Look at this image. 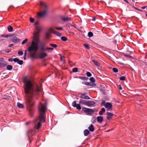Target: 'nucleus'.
<instances>
[{
  "label": "nucleus",
  "instance_id": "1",
  "mask_svg": "<svg viewBox=\"0 0 147 147\" xmlns=\"http://www.w3.org/2000/svg\"><path fill=\"white\" fill-rule=\"evenodd\" d=\"M42 30L41 26H35V30L32 37V40L27 50L30 53H33L30 55L31 57H33L36 54L35 53L38 49H40V52L38 54V57L40 59H43L47 56V54L45 52V51L48 50H53L52 48L45 47L43 42H40V33Z\"/></svg>",
  "mask_w": 147,
  "mask_h": 147
},
{
  "label": "nucleus",
  "instance_id": "2",
  "mask_svg": "<svg viewBox=\"0 0 147 147\" xmlns=\"http://www.w3.org/2000/svg\"><path fill=\"white\" fill-rule=\"evenodd\" d=\"M23 82L26 94L25 104L30 115L32 116L33 112L32 107L34 104L32 97L37 95L38 92L41 90V88L37 86L36 89L33 88L31 81L27 79L25 77L24 78Z\"/></svg>",
  "mask_w": 147,
  "mask_h": 147
},
{
  "label": "nucleus",
  "instance_id": "3",
  "mask_svg": "<svg viewBox=\"0 0 147 147\" xmlns=\"http://www.w3.org/2000/svg\"><path fill=\"white\" fill-rule=\"evenodd\" d=\"M39 114L38 116L39 121L37 125H35V128L38 129L41 126V123L45 122V112L47 109L46 105L40 104L38 106Z\"/></svg>",
  "mask_w": 147,
  "mask_h": 147
},
{
  "label": "nucleus",
  "instance_id": "4",
  "mask_svg": "<svg viewBox=\"0 0 147 147\" xmlns=\"http://www.w3.org/2000/svg\"><path fill=\"white\" fill-rule=\"evenodd\" d=\"M40 5L43 8V10L38 14V15L40 17L44 16L46 14L47 10V6L46 3L42 2H40Z\"/></svg>",
  "mask_w": 147,
  "mask_h": 147
},
{
  "label": "nucleus",
  "instance_id": "5",
  "mask_svg": "<svg viewBox=\"0 0 147 147\" xmlns=\"http://www.w3.org/2000/svg\"><path fill=\"white\" fill-rule=\"evenodd\" d=\"M9 39L13 42L17 43L20 41V40L13 35H11Z\"/></svg>",
  "mask_w": 147,
  "mask_h": 147
},
{
  "label": "nucleus",
  "instance_id": "6",
  "mask_svg": "<svg viewBox=\"0 0 147 147\" xmlns=\"http://www.w3.org/2000/svg\"><path fill=\"white\" fill-rule=\"evenodd\" d=\"M82 110L84 112L89 114H91L94 112V111L92 109L83 107Z\"/></svg>",
  "mask_w": 147,
  "mask_h": 147
},
{
  "label": "nucleus",
  "instance_id": "7",
  "mask_svg": "<svg viewBox=\"0 0 147 147\" xmlns=\"http://www.w3.org/2000/svg\"><path fill=\"white\" fill-rule=\"evenodd\" d=\"M86 93H82L80 94V97L83 99H90V97L86 95Z\"/></svg>",
  "mask_w": 147,
  "mask_h": 147
},
{
  "label": "nucleus",
  "instance_id": "8",
  "mask_svg": "<svg viewBox=\"0 0 147 147\" xmlns=\"http://www.w3.org/2000/svg\"><path fill=\"white\" fill-rule=\"evenodd\" d=\"M13 60L14 62H17L19 65H22L23 64V62L22 60H20L17 58L13 59Z\"/></svg>",
  "mask_w": 147,
  "mask_h": 147
},
{
  "label": "nucleus",
  "instance_id": "9",
  "mask_svg": "<svg viewBox=\"0 0 147 147\" xmlns=\"http://www.w3.org/2000/svg\"><path fill=\"white\" fill-rule=\"evenodd\" d=\"M95 102L93 101L88 100L87 101L86 105L89 107L93 106L95 105Z\"/></svg>",
  "mask_w": 147,
  "mask_h": 147
},
{
  "label": "nucleus",
  "instance_id": "10",
  "mask_svg": "<svg viewBox=\"0 0 147 147\" xmlns=\"http://www.w3.org/2000/svg\"><path fill=\"white\" fill-rule=\"evenodd\" d=\"M7 63L4 61V60H2L1 61H0V67H5L7 65Z\"/></svg>",
  "mask_w": 147,
  "mask_h": 147
},
{
  "label": "nucleus",
  "instance_id": "11",
  "mask_svg": "<svg viewBox=\"0 0 147 147\" xmlns=\"http://www.w3.org/2000/svg\"><path fill=\"white\" fill-rule=\"evenodd\" d=\"M51 32L53 34L56 35V36H61L62 35L61 33L57 32V31L55 30H51Z\"/></svg>",
  "mask_w": 147,
  "mask_h": 147
},
{
  "label": "nucleus",
  "instance_id": "12",
  "mask_svg": "<svg viewBox=\"0 0 147 147\" xmlns=\"http://www.w3.org/2000/svg\"><path fill=\"white\" fill-rule=\"evenodd\" d=\"M107 118L108 119H110L112 118V117L114 115L113 114L109 113V112H107Z\"/></svg>",
  "mask_w": 147,
  "mask_h": 147
},
{
  "label": "nucleus",
  "instance_id": "13",
  "mask_svg": "<svg viewBox=\"0 0 147 147\" xmlns=\"http://www.w3.org/2000/svg\"><path fill=\"white\" fill-rule=\"evenodd\" d=\"M92 61L93 62L94 64L96 66L99 67L100 65V63L98 61L96 60L95 59L92 60Z\"/></svg>",
  "mask_w": 147,
  "mask_h": 147
},
{
  "label": "nucleus",
  "instance_id": "14",
  "mask_svg": "<svg viewBox=\"0 0 147 147\" xmlns=\"http://www.w3.org/2000/svg\"><path fill=\"white\" fill-rule=\"evenodd\" d=\"M105 107L106 108H108L109 109H110L112 108V105L110 103L107 102L106 103V105Z\"/></svg>",
  "mask_w": 147,
  "mask_h": 147
},
{
  "label": "nucleus",
  "instance_id": "15",
  "mask_svg": "<svg viewBox=\"0 0 147 147\" xmlns=\"http://www.w3.org/2000/svg\"><path fill=\"white\" fill-rule=\"evenodd\" d=\"M87 101L83 100L82 99H80L79 102L80 104H82L83 105H86L87 104Z\"/></svg>",
  "mask_w": 147,
  "mask_h": 147
},
{
  "label": "nucleus",
  "instance_id": "16",
  "mask_svg": "<svg viewBox=\"0 0 147 147\" xmlns=\"http://www.w3.org/2000/svg\"><path fill=\"white\" fill-rule=\"evenodd\" d=\"M61 20L63 21H70V18L67 17H65L64 16L62 17H61Z\"/></svg>",
  "mask_w": 147,
  "mask_h": 147
},
{
  "label": "nucleus",
  "instance_id": "17",
  "mask_svg": "<svg viewBox=\"0 0 147 147\" xmlns=\"http://www.w3.org/2000/svg\"><path fill=\"white\" fill-rule=\"evenodd\" d=\"M103 117L102 116H98L97 117V121L99 123L102 122L103 121Z\"/></svg>",
  "mask_w": 147,
  "mask_h": 147
},
{
  "label": "nucleus",
  "instance_id": "18",
  "mask_svg": "<svg viewBox=\"0 0 147 147\" xmlns=\"http://www.w3.org/2000/svg\"><path fill=\"white\" fill-rule=\"evenodd\" d=\"M88 129L90 131L92 132L94 131V126L92 124L88 127Z\"/></svg>",
  "mask_w": 147,
  "mask_h": 147
},
{
  "label": "nucleus",
  "instance_id": "19",
  "mask_svg": "<svg viewBox=\"0 0 147 147\" xmlns=\"http://www.w3.org/2000/svg\"><path fill=\"white\" fill-rule=\"evenodd\" d=\"M17 106L18 108H20L22 109L24 108L23 105L19 102H18L17 103Z\"/></svg>",
  "mask_w": 147,
  "mask_h": 147
},
{
  "label": "nucleus",
  "instance_id": "20",
  "mask_svg": "<svg viewBox=\"0 0 147 147\" xmlns=\"http://www.w3.org/2000/svg\"><path fill=\"white\" fill-rule=\"evenodd\" d=\"M105 111V108H102L101 109V110L99 112V115H103V113H104Z\"/></svg>",
  "mask_w": 147,
  "mask_h": 147
},
{
  "label": "nucleus",
  "instance_id": "21",
  "mask_svg": "<svg viewBox=\"0 0 147 147\" xmlns=\"http://www.w3.org/2000/svg\"><path fill=\"white\" fill-rule=\"evenodd\" d=\"M90 133V132L87 129H86L84 131V134L85 136H87Z\"/></svg>",
  "mask_w": 147,
  "mask_h": 147
},
{
  "label": "nucleus",
  "instance_id": "22",
  "mask_svg": "<svg viewBox=\"0 0 147 147\" xmlns=\"http://www.w3.org/2000/svg\"><path fill=\"white\" fill-rule=\"evenodd\" d=\"M87 85L89 86H96V85L95 83L90 82H87Z\"/></svg>",
  "mask_w": 147,
  "mask_h": 147
},
{
  "label": "nucleus",
  "instance_id": "23",
  "mask_svg": "<svg viewBox=\"0 0 147 147\" xmlns=\"http://www.w3.org/2000/svg\"><path fill=\"white\" fill-rule=\"evenodd\" d=\"M7 29L9 32H11L13 30V28L11 26L9 25Z\"/></svg>",
  "mask_w": 147,
  "mask_h": 147
},
{
  "label": "nucleus",
  "instance_id": "24",
  "mask_svg": "<svg viewBox=\"0 0 147 147\" xmlns=\"http://www.w3.org/2000/svg\"><path fill=\"white\" fill-rule=\"evenodd\" d=\"M79 78L81 80H87L88 79V78L83 76H79Z\"/></svg>",
  "mask_w": 147,
  "mask_h": 147
},
{
  "label": "nucleus",
  "instance_id": "25",
  "mask_svg": "<svg viewBox=\"0 0 147 147\" xmlns=\"http://www.w3.org/2000/svg\"><path fill=\"white\" fill-rule=\"evenodd\" d=\"M12 69V66L10 65H9L7 67V69L8 70H11Z\"/></svg>",
  "mask_w": 147,
  "mask_h": 147
},
{
  "label": "nucleus",
  "instance_id": "26",
  "mask_svg": "<svg viewBox=\"0 0 147 147\" xmlns=\"http://www.w3.org/2000/svg\"><path fill=\"white\" fill-rule=\"evenodd\" d=\"M61 39L62 40L65 41L67 40V39L66 37L64 36H62L61 37Z\"/></svg>",
  "mask_w": 147,
  "mask_h": 147
},
{
  "label": "nucleus",
  "instance_id": "27",
  "mask_svg": "<svg viewBox=\"0 0 147 147\" xmlns=\"http://www.w3.org/2000/svg\"><path fill=\"white\" fill-rule=\"evenodd\" d=\"M11 35H5V34H3L1 35V36L5 38H7L8 37H9Z\"/></svg>",
  "mask_w": 147,
  "mask_h": 147
},
{
  "label": "nucleus",
  "instance_id": "28",
  "mask_svg": "<svg viewBox=\"0 0 147 147\" xmlns=\"http://www.w3.org/2000/svg\"><path fill=\"white\" fill-rule=\"evenodd\" d=\"M90 80L92 83H94L95 82V80L94 78L93 77L90 78Z\"/></svg>",
  "mask_w": 147,
  "mask_h": 147
},
{
  "label": "nucleus",
  "instance_id": "29",
  "mask_svg": "<svg viewBox=\"0 0 147 147\" xmlns=\"http://www.w3.org/2000/svg\"><path fill=\"white\" fill-rule=\"evenodd\" d=\"M77 105L76 101H74L72 103V106L74 107H76Z\"/></svg>",
  "mask_w": 147,
  "mask_h": 147
},
{
  "label": "nucleus",
  "instance_id": "30",
  "mask_svg": "<svg viewBox=\"0 0 147 147\" xmlns=\"http://www.w3.org/2000/svg\"><path fill=\"white\" fill-rule=\"evenodd\" d=\"M76 108L78 110H80L81 109V108L80 107V104H77L76 106Z\"/></svg>",
  "mask_w": 147,
  "mask_h": 147
},
{
  "label": "nucleus",
  "instance_id": "31",
  "mask_svg": "<svg viewBox=\"0 0 147 147\" xmlns=\"http://www.w3.org/2000/svg\"><path fill=\"white\" fill-rule=\"evenodd\" d=\"M88 35L89 37H91L93 36V34L92 32H89L88 33Z\"/></svg>",
  "mask_w": 147,
  "mask_h": 147
},
{
  "label": "nucleus",
  "instance_id": "32",
  "mask_svg": "<svg viewBox=\"0 0 147 147\" xmlns=\"http://www.w3.org/2000/svg\"><path fill=\"white\" fill-rule=\"evenodd\" d=\"M11 97L9 96H5L4 97H3L2 99H3L6 100L7 99H9Z\"/></svg>",
  "mask_w": 147,
  "mask_h": 147
},
{
  "label": "nucleus",
  "instance_id": "33",
  "mask_svg": "<svg viewBox=\"0 0 147 147\" xmlns=\"http://www.w3.org/2000/svg\"><path fill=\"white\" fill-rule=\"evenodd\" d=\"M72 71L73 72H76L78 71V69L77 68H74L73 69Z\"/></svg>",
  "mask_w": 147,
  "mask_h": 147
},
{
  "label": "nucleus",
  "instance_id": "34",
  "mask_svg": "<svg viewBox=\"0 0 147 147\" xmlns=\"http://www.w3.org/2000/svg\"><path fill=\"white\" fill-rule=\"evenodd\" d=\"M28 39L27 38L25 39L24 40L22 43V45H24L25 43H26L28 41Z\"/></svg>",
  "mask_w": 147,
  "mask_h": 147
},
{
  "label": "nucleus",
  "instance_id": "35",
  "mask_svg": "<svg viewBox=\"0 0 147 147\" xmlns=\"http://www.w3.org/2000/svg\"><path fill=\"white\" fill-rule=\"evenodd\" d=\"M50 45L53 47L55 48L57 47V45L56 44H50Z\"/></svg>",
  "mask_w": 147,
  "mask_h": 147
},
{
  "label": "nucleus",
  "instance_id": "36",
  "mask_svg": "<svg viewBox=\"0 0 147 147\" xmlns=\"http://www.w3.org/2000/svg\"><path fill=\"white\" fill-rule=\"evenodd\" d=\"M126 77L124 76H122L120 78V80H125Z\"/></svg>",
  "mask_w": 147,
  "mask_h": 147
},
{
  "label": "nucleus",
  "instance_id": "37",
  "mask_svg": "<svg viewBox=\"0 0 147 147\" xmlns=\"http://www.w3.org/2000/svg\"><path fill=\"white\" fill-rule=\"evenodd\" d=\"M113 70L115 73L117 72L118 71V69H117L114 67L113 68Z\"/></svg>",
  "mask_w": 147,
  "mask_h": 147
},
{
  "label": "nucleus",
  "instance_id": "38",
  "mask_svg": "<svg viewBox=\"0 0 147 147\" xmlns=\"http://www.w3.org/2000/svg\"><path fill=\"white\" fill-rule=\"evenodd\" d=\"M66 26H67L68 27H71V28H73V27H75V28H76V27L74 26L73 25L71 24H69L67 25Z\"/></svg>",
  "mask_w": 147,
  "mask_h": 147
},
{
  "label": "nucleus",
  "instance_id": "39",
  "mask_svg": "<svg viewBox=\"0 0 147 147\" xmlns=\"http://www.w3.org/2000/svg\"><path fill=\"white\" fill-rule=\"evenodd\" d=\"M86 74L87 76L88 77H90L92 76L91 73L89 72H87L86 73Z\"/></svg>",
  "mask_w": 147,
  "mask_h": 147
},
{
  "label": "nucleus",
  "instance_id": "40",
  "mask_svg": "<svg viewBox=\"0 0 147 147\" xmlns=\"http://www.w3.org/2000/svg\"><path fill=\"white\" fill-rule=\"evenodd\" d=\"M55 29L57 30H63V28L62 27H56L55 28Z\"/></svg>",
  "mask_w": 147,
  "mask_h": 147
},
{
  "label": "nucleus",
  "instance_id": "41",
  "mask_svg": "<svg viewBox=\"0 0 147 147\" xmlns=\"http://www.w3.org/2000/svg\"><path fill=\"white\" fill-rule=\"evenodd\" d=\"M23 53V52L21 51H19L18 52V54L19 55H22Z\"/></svg>",
  "mask_w": 147,
  "mask_h": 147
},
{
  "label": "nucleus",
  "instance_id": "42",
  "mask_svg": "<svg viewBox=\"0 0 147 147\" xmlns=\"http://www.w3.org/2000/svg\"><path fill=\"white\" fill-rule=\"evenodd\" d=\"M106 105V103H105V101H102L101 103V106H105V105Z\"/></svg>",
  "mask_w": 147,
  "mask_h": 147
},
{
  "label": "nucleus",
  "instance_id": "43",
  "mask_svg": "<svg viewBox=\"0 0 147 147\" xmlns=\"http://www.w3.org/2000/svg\"><path fill=\"white\" fill-rule=\"evenodd\" d=\"M34 19L32 18H30V21L31 23H33L34 21Z\"/></svg>",
  "mask_w": 147,
  "mask_h": 147
},
{
  "label": "nucleus",
  "instance_id": "44",
  "mask_svg": "<svg viewBox=\"0 0 147 147\" xmlns=\"http://www.w3.org/2000/svg\"><path fill=\"white\" fill-rule=\"evenodd\" d=\"M60 56V59H61V61H63V59H64V57H62L61 55L60 54H59Z\"/></svg>",
  "mask_w": 147,
  "mask_h": 147
},
{
  "label": "nucleus",
  "instance_id": "45",
  "mask_svg": "<svg viewBox=\"0 0 147 147\" xmlns=\"http://www.w3.org/2000/svg\"><path fill=\"white\" fill-rule=\"evenodd\" d=\"M32 130H30L27 132V134L28 136H30V134L32 132Z\"/></svg>",
  "mask_w": 147,
  "mask_h": 147
},
{
  "label": "nucleus",
  "instance_id": "46",
  "mask_svg": "<svg viewBox=\"0 0 147 147\" xmlns=\"http://www.w3.org/2000/svg\"><path fill=\"white\" fill-rule=\"evenodd\" d=\"M84 46L85 47H86L88 49H89L90 48V47L89 46L87 45L86 44H84Z\"/></svg>",
  "mask_w": 147,
  "mask_h": 147
},
{
  "label": "nucleus",
  "instance_id": "47",
  "mask_svg": "<svg viewBox=\"0 0 147 147\" xmlns=\"http://www.w3.org/2000/svg\"><path fill=\"white\" fill-rule=\"evenodd\" d=\"M96 17H92V20H93V21H95V20L96 19Z\"/></svg>",
  "mask_w": 147,
  "mask_h": 147
},
{
  "label": "nucleus",
  "instance_id": "48",
  "mask_svg": "<svg viewBox=\"0 0 147 147\" xmlns=\"http://www.w3.org/2000/svg\"><path fill=\"white\" fill-rule=\"evenodd\" d=\"M13 59L12 58H10L8 59V60L9 61H13Z\"/></svg>",
  "mask_w": 147,
  "mask_h": 147
},
{
  "label": "nucleus",
  "instance_id": "49",
  "mask_svg": "<svg viewBox=\"0 0 147 147\" xmlns=\"http://www.w3.org/2000/svg\"><path fill=\"white\" fill-rule=\"evenodd\" d=\"M14 46V45L12 44H10L9 45V47H11L12 46Z\"/></svg>",
  "mask_w": 147,
  "mask_h": 147
},
{
  "label": "nucleus",
  "instance_id": "50",
  "mask_svg": "<svg viewBox=\"0 0 147 147\" xmlns=\"http://www.w3.org/2000/svg\"><path fill=\"white\" fill-rule=\"evenodd\" d=\"M38 21H36L35 22L34 24L35 25H37L38 24Z\"/></svg>",
  "mask_w": 147,
  "mask_h": 147
},
{
  "label": "nucleus",
  "instance_id": "51",
  "mask_svg": "<svg viewBox=\"0 0 147 147\" xmlns=\"http://www.w3.org/2000/svg\"><path fill=\"white\" fill-rule=\"evenodd\" d=\"M87 82H82V83L84 84L87 85Z\"/></svg>",
  "mask_w": 147,
  "mask_h": 147
},
{
  "label": "nucleus",
  "instance_id": "52",
  "mask_svg": "<svg viewBox=\"0 0 147 147\" xmlns=\"http://www.w3.org/2000/svg\"><path fill=\"white\" fill-rule=\"evenodd\" d=\"M119 89L120 90H122V88L121 87V85H119Z\"/></svg>",
  "mask_w": 147,
  "mask_h": 147
},
{
  "label": "nucleus",
  "instance_id": "53",
  "mask_svg": "<svg viewBox=\"0 0 147 147\" xmlns=\"http://www.w3.org/2000/svg\"><path fill=\"white\" fill-rule=\"evenodd\" d=\"M4 60V59L3 58H0V61H1L2 60Z\"/></svg>",
  "mask_w": 147,
  "mask_h": 147
},
{
  "label": "nucleus",
  "instance_id": "54",
  "mask_svg": "<svg viewBox=\"0 0 147 147\" xmlns=\"http://www.w3.org/2000/svg\"><path fill=\"white\" fill-rule=\"evenodd\" d=\"M146 6H143L142 7V9H145L146 8Z\"/></svg>",
  "mask_w": 147,
  "mask_h": 147
},
{
  "label": "nucleus",
  "instance_id": "55",
  "mask_svg": "<svg viewBox=\"0 0 147 147\" xmlns=\"http://www.w3.org/2000/svg\"><path fill=\"white\" fill-rule=\"evenodd\" d=\"M125 2L127 3H129V2L127 0H123Z\"/></svg>",
  "mask_w": 147,
  "mask_h": 147
},
{
  "label": "nucleus",
  "instance_id": "56",
  "mask_svg": "<svg viewBox=\"0 0 147 147\" xmlns=\"http://www.w3.org/2000/svg\"><path fill=\"white\" fill-rule=\"evenodd\" d=\"M124 56L126 57H129V55H124Z\"/></svg>",
  "mask_w": 147,
  "mask_h": 147
},
{
  "label": "nucleus",
  "instance_id": "57",
  "mask_svg": "<svg viewBox=\"0 0 147 147\" xmlns=\"http://www.w3.org/2000/svg\"><path fill=\"white\" fill-rule=\"evenodd\" d=\"M26 52H27V51L26 50L25 51V52H24V56H26Z\"/></svg>",
  "mask_w": 147,
  "mask_h": 147
},
{
  "label": "nucleus",
  "instance_id": "58",
  "mask_svg": "<svg viewBox=\"0 0 147 147\" xmlns=\"http://www.w3.org/2000/svg\"><path fill=\"white\" fill-rule=\"evenodd\" d=\"M11 51V50H8L7 51H6V52L8 53L9 52H10Z\"/></svg>",
  "mask_w": 147,
  "mask_h": 147
},
{
  "label": "nucleus",
  "instance_id": "59",
  "mask_svg": "<svg viewBox=\"0 0 147 147\" xmlns=\"http://www.w3.org/2000/svg\"><path fill=\"white\" fill-rule=\"evenodd\" d=\"M63 61V63H65V60L64 59H63V61Z\"/></svg>",
  "mask_w": 147,
  "mask_h": 147
},
{
  "label": "nucleus",
  "instance_id": "60",
  "mask_svg": "<svg viewBox=\"0 0 147 147\" xmlns=\"http://www.w3.org/2000/svg\"><path fill=\"white\" fill-rule=\"evenodd\" d=\"M49 36V35L48 34H47L46 37L47 38H48V37Z\"/></svg>",
  "mask_w": 147,
  "mask_h": 147
},
{
  "label": "nucleus",
  "instance_id": "61",
  "mask_svg": "<svg viewBox=\"0 0 147 147\" xmlns=\"http://www.w3.org/2000/svg\"><path fill=\"white\" fill-rule=\"evenodd\" d=\"M111 130H107V132H109V131H111Z\"/></svg>",
  "mask_w": 147,
  "mask_h": 147
},
{
  "label": "nucleus",
  "instance_id": "62",
  "mask_svg": "<svg viewBox=\"0 0 147 147\" xmlns=\"http://www.w3.org/2000/svg\"><path fill=\"white\" fill-rule=\"evenodd\" d=\"M24 60L26 59V57H25V56H24Z\"/></svg>",
  "mask_w": 147,
  "mask_h": 147
},
{
  "label": "nucleus",
  "instance_id": "63",
  "mask_svg": "<svg viewBox=\"0 0 147 147\" xmlns=\"http://www.w3.org/2000/svg\"><path fill=\"white\" fill-rule=\"evenodd\" d=\"M135 8L137 10H138V8H136V7H135Z\"/></svg>",
  "mask_w": 147,
  "mask_h": 147
},
{
  "label": "nucleus",
  "instance_id": "64",
  "mask_svg": "<svg viewBox=\"0 0 147 147\" xmlns=\"http://www.w3.org/2000/svg\"><path fill=\"white\" fill-rule=\"evenodd\" d=\"M146 64V65L147 66V62H146V64Z\"/></svg>",
  "mask_w": 147,
  "mask_h": 147
}]
</instances>
